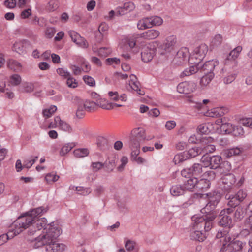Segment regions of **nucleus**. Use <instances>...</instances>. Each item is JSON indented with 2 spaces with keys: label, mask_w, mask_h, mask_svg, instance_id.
Listing matches in <instances>:
<instances>
[{
  "label": "nucleus",
  "mask_w": 252,
  "mask_h": 252,
  "mask_svg": "<svg viewBox=\"0 0 252 252\" xmlns=\"http://www.w3.org/2000/svg\"><path fill=\"white\" fill-rule=\"evenodd\" d=\"M86 111V110L83 105V102H79L78 103L77 109L76 112V117L79 119L83 118L85 115Z\"/></svg>",
  "instance_id": "a19ab883"
},
{
  "label": "nucleus",
  "mask_w": 252,
  "mask_h": 252,
  "mask_svg": "<svg viewBox=\"0 0 252 252\" xmlns=\"http://www.w3.org/2000/svg\"><path fill=\"white\" fill-rule=\"evenodd\" d=\"M236 181L235 176L232 174L224 175L222 178V182L226 185L225 188L227 189L231 188L236 183Z\"/></svg>",
  "instance_id": "4be33fe9"
},
{
  "label": "nucleus",
  "mask_w": 252,
  "mask_h": 252,
  "mask_svg": "<svg viewBox=\"0 0 252 252\" xmlns=\"http://www.w3.org/2000/svg\"><path fill=\"white\" fill-rule=\"evenodd\" d=\"M246 209L240 206L238 207L234 214V218L236 220H239L243 219L246 215Z\"/></svg>",
  "instance_id": "58836bf2"
},
{
  "label": "nucleus",
  "mask_w": 252,
  "mask_h": 252,
  "mask_svg": "<svg viewBox=\"0 0 252 252\" xmlns=\"http://www.w3.org/2000/svg\"><path fill=\"white\" fill-rule=\"evenodd\" d=\"M8 66L11 69L18 71L21 69V65L19 62L14 60H10L8 63Z\"/></svg>",
  "instance_id": "8fccbe9b"
},
{
  "label": "nucleus",
  "mask_w": 252,
  "mask_h": 252,
  "mask_svg": "<svg viewBox=\"0 0 252 252\" xmlns=\"http://www.w3.org/2000/svg\"><path fill=\"white\" fill-rule=\"evenodd\" d=\"M202 229H195L194 222H193L192 229L190 233V238L192 240L203 241L205 238V235L202 232Z\"/></svg>",
  "instance_id": "aec40b11"
},
{
  "label": "nucleus",
  "mask_w": 252,
  "mask_h": 252,
  "mask_svg": "<svg viewBox=\"0 0 252 252\" xmlns=\"http://www.w3.org/2000/svg\"><path fill=\"white\" fill-rule=\"evenodd\" d=\"M97 107L99 106L104 109L112 110L116 107H121L124 106L123 104L120 103L109 102L104 98H99L96 100Z\"/></svg>",
  "instance_id": "ddd939ff"
},
{
  "label": "nucleus",
  "mask_w": 252,
  "mask_h": 252,
  "mask_svg": "<svg viewBox=\"0 0 252 252\" xmlns=\"http://www.w3.org/2000/svg\"><path fill=\"white\" fill-rule=\"evenodd\" d=\"M104 166V163L100 162H92L91 167L94 172H97Z\"/></svg>",
  "instance_id": "338daca9"
},
{
  "label": "nucleus",
  "mask_w": 252,
  "mask_h": 252,
  "mask_svg": "<svg viewBox=\"0 0 252 252\" xmlns=\"http://www.w3.org/2000/svg\"><path fill=\"white\" fill-rule=\"evenodd\" d=\"M233 128H234V125L232 123L229 122V119L228 118L227 120L225 121L224 123L222 124L220 127L221 131L224 133H231Z\"/></svg>",
  "instance_id": "2f4dec72"
},
{
  "label": "nucleus",
  "mask_w": 252,
  "mask_h": 252,
  "mask_svg": "<svg viewBox=\"0 0 252 252\" xmlns=\"http://www.w3.org/2000/svg\"><path fill=\"white\" fill-rule=\"evenodd\" d=\"M66 84L69 87L73 88H76L78 85L76 80L72 77L70 75L67 78Z\"/></svg>",
  "instance_id": "e2e57ef3"
},
{
  "label": "nucleus",
  "mask_w": 252,
  "mask_h": 252,
  "mask_svg": "<svg viewBox=\"0 0 252 252\" xmlns=\"http://www.w3.org/2000/svg\"><path fill=\"white\" fill-rule=\"evenodd\" d=\"M21 82V78L18 74H14L10 78V82L13 85H18Z\"/></svg>",
  "instance_id": "4d7b16f0"
},
{
  "label": "nucleus",
  "mask_w": 252,
  "mask_h": 252,
  "mask_svg": "<svg viewBox=\"0 0 252 252\" xmlns=\"http://www.w3.org/2000/svg\"><path fill=\"white\" fill-rule=\"evenodd\" d=\"M210 186V182L208 181V180H206V178L203 177L202 179L198 181L197 182V188L200 190H203L208 189Z\"/></svg>",
  "instance_id": "e433bc0d"
},
{
  "label": "nucleus",
  "mask_w": 252,
  "mask_h": 252,
  "mask_svg": "<svg viewBox=\"0 0 252 252\" xmlns=\"http://www.w3.org/2000/svg\"><path fill=\"white\" fill-rule=\"evenodd\" d=\"M135 8V5L132 2H127L124 4L123 7H119L117 9V15H124L125 13L133 10Z\"/></svg>",
  "instance_id": "412c9836"
},
{
  "label": "nucleus",
  "mask_w": 252,
  "mask_h": 252,
  "mask_svg": "<svg viewBox=\"0 0 252 252\" xmlns=\"http://www.w3.org/2000/svg\"><path fill=\"white\" fill-rule=\"evenodd\" d=\"M108 96L110 100L115 102L116 103H122L127 100V96L125 94H119L117 91H110L108 92Z\"/></svg>",
  "instance_id": "2eb2a0df"
},
{
  "label": "nucleus",
  "mask_w": 252,
  "mask_h": 252,
  "mask_svg": "<svg viewBox=\"0 0 252 252\" xmlns=\"http://www.w3.org/2000/svg\"><path fill=\"white\" fill-rule=\"evenodd\" d=\"M213 138L210 137H203L200 140L202 146H200L201 153L207 155L209 153H212L215 151V146L211 143L213 141Z\"/></svg>",
  "instance_id": "9b49d317"
},
{
  "label": "nucleus",
  "mask_w": 252,
  "mask_h": 252,
  "mask_svg": "<svg viewBox=\"0 0 252 252\" xmlns=\"http://www.w3.org/2000/svg\"><path fill=\"white\" fill-rule=\"evenodd\" d=\"M198 65L193 64L192 66L185 69L180 74L181 77L189 76L196 73L198 70Z\"/></svg>",
  "instance_id": "a878e982"
},
{
  "label": "nucleus",
  "mask_w": 252,
  "mask_h": 252,
  "mask_svg": "<svg viewBox=\"0 0 252 252\" xmlns=\"http://www.w3.org/2000/svg\"><path fill=\"white\" fill-rule=\"evenodd\" d=\"M90 151L88 148H77L73 151L74 156L76 158H83L89 154Z\"/></svg>",
  "instance_id": "bb28decb"
},
{
  "label": "nucleus",
  "mask_w": 252,
  "mask_h": 252,
  "mask_svg": "<svg viewBox=\"0 0 252 252\" xmlns=\"http://www.w3.org/2000/svg\"><path fill=\"white\" fill-rule=\"evenodd\" d=\"M160 34L158 30L151 29L143 33V37L147 39H153L158 37Z\"/></svg>",
  "instance_id": "c756f323"
},
{
  "label": "nucleus",
  "mask_w": 252,
  "mask_h": 252,
  "mask_svg": "<svg viewBox=\"0 0 252 252\" xmlns=\"http://www.w3.org/2000/svg\"><path fill=\"white\" fill-rule=\"evenodd\" d=\"M247 196V191L243 189H240L235 195L229 198L228 205L231 207H236L243 201Z\"/></svg>",
  "instance_id": "9d476101"
},
{
  "label": "nucleus",
  "mask_w": 252,
  "mask_h": 252,
  "mask_svg": "<svg viewBox=\"0 0 252 252\" xmlns=\"http://www.w3.org/2000/svg\"><path fill=\"white\" fill-rule=\"evenodd\" d=\"M151 27L152 25L150 24L149 17L143 18L139 20L137 23V28L140 30H144Z\"/></svg>",
  "instance_id": "c9c22d12"
},
{
  "label": "nucleus",
  "mask_w": 252,
  "mask_h": 252,
  "mask_svg": "<svg viewBox=\"0 0 252 252\" xmlns=\"http://www.w3.org/2000/svg\"><path fill=\"white\" fill-rule=\"evenodd\" d=\"M232 212L233 209L232 208L224 209L221 210L219 217L220 219L219 224L220 225L225 227L228 226V229L230 228L232 225V219L228 215Z\"/></svg>",
  "instance_id": "1a4fd4ad"
},
{
  "label": "nucleus",
  "mask_w": 252,
  "mask_h": 252,
  "mask_svg": "<svg viewBox=\"0 0 252 252\" xmlns=\"http://www.w3.org/2000/svg\"><path fill=\"white\" fill-rule=\"evenodd\" d=\"M83 105L87 111H93L97 108V104L94 101H86L83 102Z\"/></svg>",
  "instance_id": "79ce46f5"
},
{
  "label": "nucleus",
  "mask_w": 252,
  "mask_h": 252,
  "mask_svg": "<svg viewBox=\"0 0 252 252\" xmlns=\"http://www.w3.org/2000/svg\"><path fill=\"white\" fill-rule=\"evenodd\" d=\"M150 20V24L152 25V27L154 26H159L163 23L162 19L159 16H154L149 17Z\"/></svg>",
  "instance_id": "09e8293b"
},
{
  "label": "nucleus",
  "mask_w": 252,
  "mask_h": 252,
  "mask_svg": "<svg viewBox=\"0 0 252 252\" xmlns=\"http://www.w3.org/2000/svg\"><path fill=\"white\" fill-rule=\"evenodd\" d=\"M197 84L192 81H184L179 83L177 87V91L181 94H189L194 92Z\"/></svg>",
  "instance_id": "6e6552de"
},
{
  "label": "nucleus",
  "mask_w": 252,
  "mask_h": 252,
  "mask_svg": "<svg viewBox=\"0 0 252 252\" xmlns=\"http://www.w3.org/2000/svg\"><path fill=\"white\" fill-rule=\"evenodd\" d=\"M227 112V109L224 107L214 108L208 110L205 115L211 117H220L224 115Z\"/></svg>",
  "instance_id": "f3484780"
},
{
  "label": "nucleus",
  "mask_w": 252,
  "mask_h": 252,
  "mask_svg": "<svg viewBox=\"0 0 252 252\" xmlns=\"http://www.w3.org/2000/svg\"><path fill=\"white\" fill-rule=\"evenodd\" d=\"M48 210L47 207L42 206L24 213L13 222L10 230L13 232L15 236L27 228H32V224L35 220L33 215H42L47 212Z\"/></svg>",
  "instance_id": "f03ea898"
},
{
  "label": "nucleus",
  "mask_w": 252,
  "mask_h": 252,
  "mask_svg": "<svg viewBox=\"0 0 252 252\" xmlns=\"http://www.w3.org/2000/svg\"><path fill=\"white\" fill-rule=\"evenodd\" d=\"M207 215L199 216L195 215L192 217V220L194 222L195 229H202L205 231H209L212 226V221L215 219L216 215L213 213H207Z\"/></svg>",
  "instance_id": "7ed1b4c3"
},
{
  "label": "nucleus",
  "mask_w": 252,
  "mask_h": 252,
  "mask_svg": "<svg viewBox=\"0 0 252 252\" xmlns=\"http://www.w3.org/2000/svg\"><path fill=\"white\" fill-rule=\"evenodd\" d=\"M189 54L188 48H180L178 51L175 59L181 63L187 61H189Z\"/></svg>",
  "instance_id": "a211bd4d"
},
{
  "label": "nucleus",
  "mask_w": 252,
  "mask_h": 252,
  "mask_svg": "<svg viewBox=\"0 0 252 252\" xmlns=\"http://www.w3.org/2000/svg\"><path fill=\"white\" fill-rule=\"evenodd\" d=\"M189 56V63L191 64L199 65L207 53V48H192Z\"/></svg>",
  "instance_id": "20e7f679"
},
{
  "label": "nucleus",
  "mask_w": 252,
  "mask_h": 252,
  "mask_svg": "<svg viewBox=\"0 0 252 252\" xmlns=\"http://www.w3.org/2000/svg\"><path fill=\"white\" fill-rule=\"evenodd\" d=\"M119 45L120 47H134L136 45V41L133 37H124Z\"/></svg>",
  "instance_id": "5701e85b"
},
{
  "label": "nucleus",
  "mask_w": 252,
  "mask_h": 252,
  "mask_svg": "<svg viewBox=\"0 0 252 252\" xmlns=\"http://www.w3.org/2000/svg\"><path fill=\"white\" fill-rule=\"evenodd\" d=\"M129 85L131 86V88L132 90L136 91L138 94H140V95H143L144 94L145 92L144 90L141 89L140 88V83L138 81L133 82V83H129Z\"/></svg>",
  "instance_id": "de8ad7c7"
},
{
  "label": "nucleus",
  "mask_w": 252,
  "mask_h": 252,
  "mask_svg": "<svg viewBox=\"0 0 252 252\" xmlns=\"http://www.w3.org/2000/svg\"><path fill=\"white\" fill-rule=\"evenodd\" d=\"M14 237L13 232L10 230L7 234H4L0 236V246L4 244L9 239H12Z\"/></svg>",
  "instance_id": "49530a36"
},
{
  "label": "nucleus",
  "mask_w": 252,
  "mask_h": 252,
  "mask_svg": "<svg viewBox=\"0 0 252 252\" xmlns=\"http://www.w3.org/2000/svg\"><path fill=\"white\" fill-rule=\"evenodd\" d=\"M244 133L243 128L241 126H234V128L231 133L235 136H239L243 135Z\"/></svg>",
  "instance_id": "bf43d9fd"
},
{
  "label": "nucleus",
  "mask_w": 252,
  "mask_h": 252,
  "mask_svg": "<svg viewBox=\"0 0 252 252\" xmlns=\"http://www.w3.org/2000/svg\"><path fill=\"white\" fill-rule=\"evenodd\" d=\"M221 198L220 193H210L209 195V202L206 206L201 210L202 213H209L213 211Z\"/></svg>",
  "instance_id": "39448f33"
},
{
  "label": "nucleus",
  "mask_w": 252,
  "mask_h": 252,
  "mask_svg": "<svg viewBox=\"0 0 252 252\" xmlns=\"http://www.w3.org/2000/svg\"><path fill=\"white\" fill-rule=\"evenodd\" d=\"M30 42L26 40H20L16 41L14 44V47H25L30 46Z\"/></svg>",
  "instance_id": "774afa93"
},
{
  "label": "nucleus",
  "mask_w": 252,
  "mask_h": 252,
  "mask_svg": "<svg viewBox=\"0 0 252 252\" xmlns=\"http://www.w3.org/2000/svg\"><path fill=\"white\" fill-rule=\"evenodd\" d=\"M187 159L188 158L186 155V153L185 152H184L183 153L176 155L174 158L173 162L175 164H178L187 160Z\"/></svg>",
  "instance_id": "37998d69"
},
{
  "label": "nucleus",
  "mask_w": 252,
  "mask_h": 252,
  "mask_svg": "<svg viewBox=\"0 0 252 252\" xmlns=\"http://www.w3.org/2000/svg\"><path fill=\"white\" fill-rule=\"evenodd\" d=\"M59 178V176L55 173H48L45 176V180L48 183H51L57 181Z\"/></svg>",
  "instance_id": "603ef678"
},
{
  "label": "nucleus",
  "mask_w": 252,
  "mask_h": 252,
  "mask_svg": "<svg viewBox=\"0 0 252 252\" xmlns=\"http://www.w3.org/2000/svg\"><path fill=\"white\" fill-rule=\"evenodd\" d=\"M76 145V144L75 142H70L64 144L60 151V155L61 156H65L72 149L75 147Z\"/></svg>",
  "instance_id": "cd10ccee"
},
{
  "label": "nucleus",
  "mask_w": 252,
  "mask_h": 252,
  "mask_svg": "<svg viewBox=\"0 0 252 252\" xmlns=\"http://www.w3.org/2000/svg\"><path fill=\"white\" fill-rule=\"evenodd\" d=\"M185 189L179 185L173 186L170 189V192L174 196L182 195L184 193Z\"/></svg>",
  "instance_id": "72a5a7b5"
},
{
  "label": "nucleus",
  "mask_w": 252,
  "mask_h": 252,
  "mask_svg": "<svg viewBox=\"0 0 252 252\" xmlns=\"http://www.w3.org/2000/svg\"><path fill=\"white\" fill-rule=\"evenodd\" d=\"M57 127L65 132H70L72 131V128L70 125L67 122L62 120L59 116L55 117L54 121L51 122L49 124L47 128L51 129L55 128Z\"/></svg>",
  "instance_id": "423d86ee"
},
{
  "label": "nucleus",
  "mask_w": 252,
  "mask_h": 252,
  "mask_svg": "<svg viewBox=\"0 0 252 252\" xmlns=\"http://www.w3.org/2000/svg\"><path fill=\"white\" fill-rule=\"evenodd\" d=\"M76 190L79 194L83 195H87L91 193V189L89 188H84L83 187H76Z\"/></svg>",
  "instance_id": "6e6d98bb"
},
{
  "label": "nucleus",
  "mask_w": 252,
  "mask_h": 252,
  "mask_svg": "<svg viewBox=\"0 0 252 252\" xmlns=\"http://www.w3.org/2000/svg\"><path fill=\"white\" fill-rule=\"evenodd\" d=\"M163 45L166 47H172L178 45L177 38L174 35L168 36L163 42Z\"/></svg>",
  "instance_id": "473e14b6"
},
{
  "label": "nucleus",
  "mask_w": 252,
  "mask_h": 252,
  "mask_svg": "<svg viewBox=\"0 0 252 252\" xmlns=\"http://www.w3.org/2000/svg\"><path fill=\"white\" fill-rule=\"evenodd\" d=\"M214 77V74L213 72L207 73L200 79V85L201 87H205L207 86L211 82Z\"/></svg>",
  "instance_id": "393cba45"
},
{
  "label": "nucleus",
  "mask_w": 252,
  "mask_h": 252,
  "mask_svg": "<svg viewBox=\"0 0 252 252\" xmlns=\"http://www.w3.org/2000/svg\"><path fill=\"white\" fill-rule=\"evenodd\" d=\"M242 152V149L236 147L225 151V154L228 157L236 156L240 154Z\"/></svg>",
  "instance_id": "c03bdc74"
},
{
  "label": "nucleus",
  "mask_w": 252,
  "mask_h": 252,
  "mask_svg": "<svg viewBox=\"0 0 252 252\" xmlns=\"http://www.w3.org/2000/svg\"><path fill=\"white\" fill-rule=\"evenodd\" d=\"M40 215H33L35 220L32 224V228L29 229L28 234L34 235L35 233L43 229L41 234L32 242L34 249L44 247L46 252H62L65 249V245L56 241L62 233L61 228L54 223L47 224L45 218H38Z\"/></svg>",
  "instance_id": "f257e3e1"
},
{
  "label": "nucleus",
  "mask_w": 252,
  "mask_h": 252,
  "mask_svg": "<svg viewBox=\"0 0 252 252\" xmlns=\"http://www.w3.org/2000/svg\"><path fill=\"white\" fill-rule=\"evenodd\" d=\"M222 158L220 156L215 155L211 157L210 168L215 169L219 167L222 161Z\"/></svg>",
  "instance_id": "c85d7f7f"
},
{
  "label": "nucleus",
  "mask_w": 252,
  "mask_h": 252,
  "mask_svg": "<svg viewBox=\"0 0 252 252\" xmlns=\"http://www.w3.org/2000/svg\"><path fill=\"white\" fill-rule=\"evenodd\" d=\"M216 177V174L214 171L209 170L205 172L203 174V177L206 178V180H208V181L210 182L211 180L215 179Z\"/></svg>",
  "instance_id": "052dcab7"
},
{
  "label": "nucleus",
  "mask_w": 252,
  "mask_h": 252,
  "mask_svg": "<svg viewBox=\"0 0 252 252\" xmlns=\"http://www.w3.org/2000/svg\"><path fill=\"white\" fill-rule=\"evenodd\" d=\"M57 107L55 105H52L48 108L45 109L42 111L43 117L45 118H49L51 117L54 113L57 111Z\"/></svg>",
  "instance_id": "4c0bfd02"
},
{
  "label": "nucleus",
  "mask_w": 252,
  "mask_h": 252,
  "mask_svg": "<svg viewBox=\"0 0 252 252\" xmlns=\"http://www.w3.org/2000/svg\"><path fill=\"white\" fill-rule=\"evenodd\" d=\"M215 124L211 123H204L198 126L197 128V133L207 134L210 132H214L218 127L214 128Z\"/></svg>",
  "instance_id": "4468645a"
},
{
  "label": "nucleus",
  "mask_w": 252,
  "mask_h": 252,
  "mask_svg": "<svg viewBox=\"0 0 252 252\" xmlns=\"http://www.w3.org/2000/svg\"><path fill=\"white\" fill-rule=\"evenodd\" d=\"M232 245L233 249L236 251L242 250L245 245L243 242L238 240L234 241L232 243Z\"/></svg>",
  "instance_id": "0e129e2a"
},
{
  "label": "nucleus",
  "mask_w": 252,
  "mask_h": 252,
  "mask_svg": "<svg viewBox=\"0 0 252 252\" xmlns=\"http://www.w3.org/2000/svg\"><path fill=\"white\" fill-rule=\"evenodd\" d=\"M218 63L217 61H209L204 64L202 69L203 71H206L207 73L212 72L215 66L218 65Z\"/></svg>",
  "instance_id": "7c9ffc66"
},
{
  "label": "nucleus",
  "mask_w": 252,
  "mask_h": 252,
  "mask_svg": "<svg viewBox=\"0 0 252 252\" xmlns=\"http://www.w3.org/2000/svg\"><path fill=\"white\" fill-rule=\"evenodd\" d=\"M131 135L130 147H133V143L134 142H138L140 146V143L144 141L146 137L145 130L142 127L134 128L131 131Z\"/></svg>",
  "instance_id": "0eeeda50"
},
{
  "label": "nucleus",
  "mask_w": 252,
  "mask_h": 252,
  "mask_svg": "<svg viewBox=\"0 0 252 252\" xmlns=\"http://www.w3.org/2000/svg\"><path fill=\"white\" fill-rule=\"evenodd\" d=\"M141 53L142 60L144 62H148L150 61L155 53L156 48H142Z\"/></svg>",
  "instance_id": "6ab92c4d"
},
{
  "label": "nucleus",
  "mask_w": 252,
  "mask_h": 252,
  "mask_svg": "<svg viewBox=\"0 0 252 252\" xmlns=\"http://www.w3.org/2000/svg\"><path fill=\"white\" fill-rule=\"evenodd\" d=\"M197 179L196 178H191L188 179L184 184V188L185 189L192 191L193 189L197 188Z\"/></svg>",
  "instance_id": "b1692460"
},
{
  "label": "nucleus",
  "mask_w": 252,
  "mask_h": 252,
  "mask_svg": "<svg viewBox=\"0 0 252 252\" xmlns=\"http://www.w3.org/2000/svg\"><path fill=\"white\" fill-rule=\"evenodd\" d=\"M241 49L242 48H234V49L230 52L227 59L228 60H235L239 56Z\"/></svg>",
  "instance_id": "864d4df0"
},
{
  "label": "nucleus",
  "mask_w": 252,
  "mask_h": 252,
  "mask_svg": "<svg viewBox=\"0 0 252 252\" xmlns=\"http://www.w3.org/2000/svg\"><path fill=\"white\" fill-rule=\"evenodd\" d=\"M240 123L244 126L252 128V118H245L240 120Z\"/></svg>",
  "instance_id": "680f3d73"
},
{
  "label": "nucleus",
  "mask_w": 252,
  "mask_h": 252,
  "mask_svg": "<svg viewBox=\"0 0 252 252\" xmlns=\"http://www.w3.org/2000/svg\"><path fill=\"white\" fill-rule=\"evenodd\" d=\"M98 54L99 56L106 57L111 53L110 48H98Z\"/></svg>",
  "instance_id": "69168bd1"
},
{
  "label": "nucleus",
  "mask_w": 252,
  "mask_h": 252,
  "mask_svg": "<svg viewBox=\"0 0 252 252\" xmlns=\"http://www.w3.org/2000/svg\"><path fill=\"white\" fill-rule=\"evenodd\" d=\"M190 169L193 175H198L202 172V165L199 163H195Z\"/></svg>",
  "instance_id": "3c124183"
},
{
  "label": "nucleus",
  "mask_w": 252,
  "mask_h": 252,
  "mask_svg": "<svg viewBox=\"0 0 252 252\" xmlns=\"http://www.w3.org/2000/svg\"><path fill=\"white\" fill-rule=\"evenodd\" d=\"M131 150V158L136 161L138 163H143L145 161V159L142 157L137 156L140 153V147L138 142H134L133 143V147H130Z\"/></svg>",
  "instance_id": "dca6fc26"
},
{
  "label": "nucleus",
  "mask_w": 252,
  "mask_h": 252,
  "mask_svg": "<svg viewBox=\"0 0 252 252\" xmlns=\"http://www.w3.org/2000/svg\"><path fill=\"white\" fill-rule=\"evenodd\" d=\"M232 169V166L230 162L228 161H224L222 165L220 167V173L224 174H230L229 172L231 171Z\"/></svg>",
  "instance_id": "a18cd8bd"
},
{
  "label": "nucleus",
  "mask_w": 252,
  "mask_h": 252,
  "mask_svg": "<svg viewBox=\"0 0 252 252\" xmlns=\"http://www.w3.org/2000/svg\"><path fill=\"white\" fill-rule=\"evenodd\" d=\"M187 158H194L199 154H202L200 147H195L190 149L188 152H185Z\"/></svg>",
  "instance_id": "f704fd0d"
},
{
  "label": "nucleus",
  "mask_w": 252,
  "mask_h": 252,
  "mask_svg": "<svg viewBox=\"0 0 252 252\" xmlns=\"http://www.w3.org/2000/svg\"><path fill=\"white\" fill-rule=\"evenodd\" d=\"M222 41V37L220 34L216 35L213 39L211 44L213 46H219L220 45Z\"/></svg>",
  "instance_id": "13d9d810"
},
{
  "label": "nucleus",
  "mask_w": 252,
  "mask_h": 252,
  "mask_svg": "<svg viewBox=\"0 0 252 252\" xmlns=\"http://www.w3.org/2000/svg\"><path fill=\"white\" fill-rule=\"evenodd\" d=\"M201 162L203 166L205 167H210L211 166V157L204 154L201 158Z\"/></svg>",
  "instance_id": "5fc2aeb1"
},
{
  "label": "nucleus",
  "mask_w": 252,
  "mask_h": 252,
  "mask_svg": "<svg viewBox=\"0 0 252 252\" xmlns=\"http://www.w3.org/2000/svg\"><path fill=\"white\" fill-rule=\"evenodd\" d=\"M247 209L252 215L246 219L245 225L248 228H250L251 231H252V200L248 205Z\"/></svg>",
  "instance_id": "ea45409f"
},
{
  "label": "nucleus",
  "mask_w": 252,
  "mask_h": 252,
  "mask_svg": "<svg viewBox=\"0 0 252 252\" xmlns=\"http://www.w3.org/2000/svg\"><path fill=\"white\" fill-rule=\"evenodd\" d=\"M68 35L71 40L78 46L87 47L88 44L86 39L80 36L77 32L73 30L68 32Z\"/></svg>",
  "instance_id": "f8f14e48"
}]
</instances>
